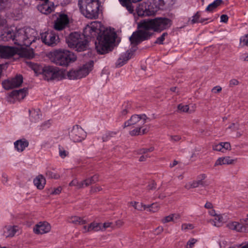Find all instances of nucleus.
I'll use <instances>...</instances> for the list:
<instances>
[{"label": "nucleus", "mask_w": 248, "mask_h": 248, "mask_svg": "<svg viewBox=\"0 0 248 248\" xmlns=\"http://www.w3.org/2000/svg\"><path fill=\"white\" fill-rule=\"evenodd\" d=\"M100 25L99 22H92L84 28L83 35L84 37L94 38L98 33L95 43V48L99 54H104L112 50L116 34L107 29L103 31H100Z\"/></svg>", "instance_id": "f257e3e1"}, {"label": "nucleus", "mask_w": 248, "mask_h": 248, "mask_svg": "<svg viewBox=\"0 0 248 248\" xmlns=\"http://www.w3.org/2000/svg\"><path fill=\"white\" fill-rule=\"evenodd\" d=\"M171 24V20L165 17L143 20L138 24V28L140 30L134 32L129 40L131 44H139L144 40L150 39L153 34V33L150 31L151 30L160 32L169 29Z\"/></svg>", "instance_id": "f03ea898"}, {"label": "nucleus", "mask_w": 248, "mask_h": 248, "mask_svg": "<svg viewBox=\"0 0 248 248\" xmlns=\"http://www.w3.org/2000/svg\"><path fill=\"white\" fill-rule=\"evenodd\" d=\"M51 61L56 64L67 66L69 63L77 60V56L74 53L65 49H58L50 54Z\"/></svg>", "instance_id": "7ed1b4c3"}, {"label": "nucleus", "mask_w": 248, "mask_h": 248, "mask_svg": "<svg viewBox=\"0 0 248 248\" xmlns=\"http://www.w3.org/2000/svg\"><path fill=\"white\" fill-rule=\"evenodd\" d=\"M78 5L82 14L87 18L95 19L98 17L99 0H78Z\"/></svg>", "instance_id": "20e7f679"}, {"label": "nucleus", "mask_w": 248, "mask_h": 248, "mask_svg": "<svg viewBox=\"0 0 248 248\" xmlns=\"http://www.w3.org/2000/svg\"><path fill=\"white\" fill-rule=\"evenodd\" d=\"M35 34L32 29H19L15 31L14 43L18 46H29L35 41Z\"/></svg>", "instance_id": "39448f33"}, {"label": "nucleus", "mask_w": 248, "mask_h": 248, "mask_svg": "<svg viewBox=\"0 0 248 248\" xmlns=\"http://www.w3.org/2000/svg\"><path fill=\"white\" fill-rule=\"evenodd\" d=\"M83 35L77 32L70 33L66 39L68 46L78 52L86 50L88 46V42L85 37L82 38Z\"/></svg>", "instance_id": "423d86ee"}, {"label": "nucleus", "mask_w": 248, "mask_h": 248, "mask_svg": "<svg viewBox=\"0 0 248 248\" xmlns=\"http://www.w3.org/2000/svg\"><path fill=\"white\" fill-rule=\"evenodd\" d=\"M32 68L36 73L42 74L44 78L47 81L59 79L61 76L58 69L52 66H44L40 72L38 71L39 67L37 65H33Z\"/></svg>", "instance_id": "0eeeda50"}, {"label": "nucleus", "mask_w": 248, "mask_h": 248, "mask_svg": "<svg viewBox=\"0 0 248 248\" xmlns=\"http://www.w3.org/2000/svg\"><path fill=\"white\" fill-rule=\"evenodd\" d=\"M93 66V62L90 61L78 69L69 71L67 73V77L71 80H75L85 77L92 71Z\"/></svg>", "instance_id": "6e6552de"}, {"label": "nucleus", "mask_w": 248, "mask_h": 248, "mask_svg": "<svg viewBox=\"0 0 248 248\" xmlns=\"http://www.w3.org/2000/svg\"><path fill=\"white\" fill-rule=\"evenodd\" d=\"M156 11V9L149 2L142 3L136 8L137 13L140 16H154Z\"/></svg>", "instance_id": "1a4fd4ad"}, {"label": "nucleus", "mask_w": 248, "mask_h": 248, "mask_svg": "<svg viewBox=\"0 0 248 248\" xmlns=\"http://www.w3.org/2000/svg\"><path fill=\"white\" fill-rule=\"evenodd\" d=\"M70 139L74 142H80L86 137V133L79 125H74L69 132Z\"/></svg>", "instance_id": "9d476101"}, {"label": "nucleus", "mask_w": 248, "mask_h": 248, "mask_svg": "<svg viewBox=\"0 0 248 248\" xmlns=\"http://www.w3.org/2000/svg\"><path fill=\"white\" fill-rule=\"evenodd\" d=\"M42 41L48 46H54L59 42V37L53 31H47L41 34Z\"/></svg>", "instance_id": "9b49d317"}, {"label": "nucleus", "mask_w": 248, "mask_h": 248, "mask_svg": "<svg viewBox=\"0 0 248 248\" xmlns=\"http://www.w3.org/2000/svg\"><path fill=\"white\" fill-rule=\"evenodd\" d=\"M149 119L144 114L140 115L135 114L132 115L130 119L125 122L124 128L135 124L140 126L143 125Z\"/></svg>", "instance_id": "f8f14e48"}, {"label": "nucleus", "mask_w": 248, "mask_h": 248, "mask_svg": "<svg viewBox=\"0 0 248 248\" xmlns=\"http://www.w3.org/2000/svg\"><path fill=\"white\" fill-rule=\"evenodd\" d=\"M17 52L16 47L0 45V58L10 59L16 56Z\"/></svg>", "instance_id": "ddd939ff"}, {"label": "nucleus", "mask_w": 248, "mask_h": 248, "mask_svg": "<svg viewBox=\"0 0 248 248\" xmlns=\"http://www.w3.org/2000/svg\"><path fill=\"white\" fill-rule=\"evenodd\" d=\"M23 82L21 75H17L14 78L8 79L2 82L3 87L6 90H10L20 86Z\"/></svg>", "instance_id": "4468645a"}, {"label": "nucleus", "mask_w": 248, "mask_h": 248, "mask_svg": "<svg viewBox=\"0 0 248 248\" xmlns=\"http://www.w3.org/2000/svg\"><path fill=\"white\" fill-rule=\"evenodd\" d=\"M69 23V19L67 15L65 14H60L54 21V28L58 31H62L68 25Z\"/></svg>", "instance_id": "2eb2a0df"}, {"label": "nucleus", "mask_w": 248, "mask_h": 248, "mask_svg": "<svg viewBox=\"0 0 248 248\" xmlns=\"http://www.w3.org/2000/svg\"><path fill=\"white\" fill-rule=\"evenodd\" d=\"M43 2L37 6V9L41 13L47 15L54 11L55 6L54 3L48 0H41Z\"/></svg>", "instance_id": "dca6fc26"}, {"label": "nucleus", "mask_w": 248, "mask_h": 248, "mask_svg": "<svg viewBox=\"0 0 248 248\" xmlns=\"http://www.w3.org/2000/svg\"><path fill=\"white\" fill-rule=\"evenodd\" d=\"M51 226L47 222H40L33 228V232L37 234L46 233L50 231Z\"/></svg>", "instance_id": "f3484780"}, {"label": "nucleus", "mask_w": 248, "mask_h": 248, "mask_svg": "<svg viewBox=\"0 0 248 248\" xmlns=\"http://www.w3.org/2000/svg\"><path fill=\"white\" fill-rule=\"evenodd\" d=\"M17 226H6L2 229V235L5 237H12L19 231Z\"/></svg>", "instance_id": "a211bd4d"}, {"label": "nucleus", "mask_w": 248, "mask_h": 248, "mask_svg": "<svg viewBox=\"0 0 248 248\" xmlns=\"http://www.w3.org/2000/svg\"><path fill=\"white\" fill-rule=\"evenodd\" d=\"M133 55V52L130 50H128L122 54L116 63V66L120 67L124 65L131 58Z\"/></svg>", "instance_id": "6ab92c4d"}, {"label": "nucleus", "mask_w": 248, "mask_h": 248, "mask_svg": "<svg viewBox=\"0 0 248 248\" xmlns=\"http://www.w3.org/2000/svg\"><path fill=\"white\" fill-rule=\"evenodd\" d=\"M28 93V89L23 88L19 90L13 91L11 93V95L20 100L24 99Z\"/></svg>", "instance_id": "aec40b11"}, {"label": "nucleus", "mask_w": 248, "mask_h": 248, "mask_svg": "<svg viewBox=\"0 0 248 248\" xmlns=\"http://www.w3.org/2000/svg\"><path fill=\"white\" fill-rule=\"evenodd\" d=\"M28 145V141L24 139L17 140L14 142L15 148L18 152L23 151Z\"/></svg>", "instance_id": "412c9836"}, {"label": "nucleus", "mask_w": 248, "mask_h": 248, "mask_svg": "<svg viewBox=\"0 0 248 248\" xmlns=\"http://www.w3.org/2000/svg\"><path fill=\"white\" fill-rule=\"evenodd\" d=\"M17 50L18 52L16 53V55H18L19 57L31 59L34 56L33 52L31 50L27 49H19L18 48H17Z\"/></svg>", "instance_id": "4be33fe9"}, {"label": "nucleus", "mask_w": 248, "mask_h": 248, "mask_svg": "<svg viewBox=\"0 0 248 248\" xmlns=\"http://www.w3.org/2000/svg\"><path fill=\"white\" fill-rule=\"evenodd\" d=\"M236 161V160L232 159L230 156L219 157L216 161L215 166L232 164Z\"/></svg>", "instance_id": "5701e85b"}, {"label": "nucleus", "mask_w": 248, "mask_h": 248, "mask_svg": "<svg viewBox=\"0 0 248 248\" xmlns=\"http://www.w3.org/2000/svg\"><path fill=\"white\" fill-rule=\"evenodd\" d=\"M33 183L38 189H42L46 184V179L42 175H39L33 180Z\"/></svg>", "instance_id": "b1692460"}, {"label": "nucleus", "mask_w": 248, "mask_h": 248, "mask_svg": "<svg viewBox=\"0 0 248 248\" xmlns=\"http://www.w3.org/2000/svg\"><path fill=\"white\" fill-rule=\"evenodd\" d=\"M15 31L8 29L1 34V39L4 41H9L11 40L15 42Z\"/></svg>", "instance_id": "393cba45"}, {"label": "nucleus", "mask_w": 248, "mask_h": 248, "mask_svg": "<svg viewBox=\"0 0 248 248\" xmlns=\"http://www.w3.org/2000/svg\"><path fill=\"white\" fill-rule=\"evenodd\" d=\"M98 180L99 177L97 174H95L91 177L87 178L82 181V183L83 184V188L84 187L88 186L90 185L97 182L98 181Z\"/></svg>", "instance_id": "a878e982"}, {"label": "nucleus", "mask_w": 248, "mask_h": 248, "mask_svg": "<svg viewBox=\"0 0 248 248\" xmlns=\"http://www.w3.org/2000/svg\"><path fill=\"white\" fill-rule=\"evenodd\" d=\"M68 221L76 225L85 224L87 222L86 220L78 216H72L69 217Z\"/></svg>", "instance_id": "bb28decb"}, {"label": "nucleus", "mask_w": 248, "mask_h": 248, "mask_svg": "<svg viewBox=\"0 0 248 248\" xmlns=\"http://www.w3.org/2000/svg\"><path fill=\"white\" fill-rule=\"evenodd\" d=\"M206 177L205 174H201L197 176V179L193 181L196 187L200 186H205L206 185L205 181L204 180Z\"/></svg>", "instance_id": "cd10ccee"}, {"label": "nucleus", "mask_w": 248, "mask_h": 248, "mask_svg": "<svg viewBox=\"0 0 248 248\" xmlns=\"http://www.w3.org/2000/svg\"><path fill=\"white\" fill-rule=\"evenodd\" d=\"M211 223L215 226L220 227L225 222V219L221 215L215 216L214 219L210 220Z\"/></svg>", "instance_id": "c85d7f7f"}, {"label": "nucleus", "mask_w": 248, "mask_h": 248, "mask_svg": "<svg viewBox=\"0 0 248 248\" xmlns=\"http://www.w3.org/2000/svg\"><path fill=\"white\" fill-rule=\"evenodd\" d=\"M242 224L237 222H232L228 223L227 226L230 229L235 230L237 232H242L244 228Z\"/></svg>", "instance_id": "c756f323"}, {"label": "nucleus", "mask_w": 248, "mask_h": 248, "mask_svg": "<svg viewBox=\"0 0 248 248\" xmlns=\"http://www.w3.org/2000/svg\"><path fill=\"white\" fill-rule=\"evenodd\" d=\"M122 6L126 7V9L132 13L134 11L131 0H119Z\"/></svg>", "instance_id": "7c9ffc66"}, {"label": "nucleus", "mask_w": 248, "mask_h": 248, "mask_svg": "<svg viewBox=\"0 0 248 248\" xmlns=\"http://www.w3.org/2000/svg\"><path fill=\"white\" fill-rule=\"evenodd\" d=\"M90 232H98L102 230V224L96 222H93L90 224Z\"/></svg>", "instance_id": "2f4dec72"}, {"label": "nucleus", "mask_w": 248, "mask_h": 248, "mask_svg": "<svg viewBox=\"0 0 248 248\" xmlns=\"http://www.w3.org/2000/svg\"><path fill=\"white\" fill-rule=\"evenodd\" d=\"M118 133L117 131H108L102 136V140L103 141H107L114 138Z\"/></svg>", "instance_id": "473e14b6"}, {"label": "nucleus", "mask_w": 248, "mask_h": 248, "mask_svg": "<svg viewBox=\"0 0 248 248\" xmlns=\"http://www.w3.org/2000/svg\"><path fill=\"white\" fill-rule=\"evenodd\" d=\"M222 2V0H215L212 3L208 5L206 8V11L208 12H211L217 6L220 5Z\"/></svg>", "instance_id": "72a5a7b5"}, {"label": "nucleus", "mask_w": 248, "mask_h": 248, "mask_svg": "<svg viewBox=\"0 0 248 248\" xmlns=\"http://www.w3.org/2000/svg\"><path fill=\"white\" fill-rule=\"evenodd\" d=\"M51 125V122L50 120H46L43 122L40 125L37 126V128L39 130L42 131L44 130H46V129L49 128Z\"/></svg>", "instance_id": "f704fd0d"}, {"label": "nucleus", "mask_w": 248, "mask_h": 248, "mask_svg": "<svg viewBox=\"0 0 248 248\" xmlns=\"http://www.w3.org/2000/svg\"><path fill=\"white\" fill-rule=\"evenodd\" d=\"M30 113L31 121L36 122L37 120L40 119V115L38 112L35 110L30 111Z\"/></svg>", "instance_id": "c9c22d12"}, {"label": "nucleus", "mask_w": 248, "mask_h": 248, "mask_svg": "<svg viewBox=\"0 0 248 248\" xmlns=\"http://www.w3.org/2000/svg\"><path fill=\"white\" fill-rule=\"evenodd\" d=\"M59 155L62 158H64L68 155L69 153L68 151H66L63 147L59 145Z\"/></svg>", "instance_id": "e433bc0d"}, {"label": "nucleus", "mask_w": 248, "mask_h": 248, "mask_svg": "<svg viewBox=\"0 0 248 248\" xmlns=\"http://www.w3.org/2000/svg\"><path fill=\"white\" fill-rule=\"evenodd\" d=\"M69 186H75L77 188L80 189L83 188V184L82 181L79 182L77 179H74L69 183Z\"/></svg>", "instance_id": "4c0bfd02"}, {"label": "nucleus", "mask_w": 248, "mask_h": 248, "mask_svg": "<svg viewBox=\"0 0 248 248\" xmlns=\"http://www.w3.org/2000/svg\"><path fill=\"white\" fill-rule=\"evenodd\" d=\"M141 127H139L135 128L133 130L129 131V134L132 136H138L141 135Z\"/></svg>", "instance_id": "58836bf2"}, {"label": "nucleus", "mask_w": 248, "mask_h": 248, "mask_svg": "<svg viewBox=\"0 0 248 248\" xmlns=\"http://www.w3.org/2000/svg\"><path fill=\"white\" fill-rule=\"evenodd\" d=\"M46 175L49 178H54L55 179H58L60 177V176L50 170H47L46 172Z\"/></svg>", "instance_id": "ea45409f"}, {"label": "nucleus", "mask_w": 248, "mask_h": 248, "mask_svg": "<svg viewBox=\"0 0 248 248\" xmlns=\"http://www.w3.org/2000/svg\"><path fill=\"white\" fill-rule=\"evenodd\" d=\"M168 35L167 32H164L159 37H158L156 40L155 42V44H163V41L165 40V37Z\"/></svg>", "instance_id": "a19ab883"}, {"label": "nucleus", "mask_w": 248, "mask_h": 248, "mask_svg": "<svg viewBox=\"0 0 248 248\" xmlns=\"http://www.w3.org/2000/svg\"><path fill=\"white\" fill-rule=\"evenodd\" d=\"M136 207V210L140 211L145 210L147 208H149V207L147 206V205L143 204L142 203H140L139 202H137Z\"/></svg>", "instance_id": "79ce46f5"}, {"label": "nucleus", "mask_w": 248, "mask_h": 248, "mask_svg": "<svg viewBox=\"0 0 248 248\" xmlns=\"http://www.w3.org/2000/svg\"><path fill=\"white\" fill-rule=\"evenodd\" d=\"M149 208H147V211L152 212H155L158 209V206L156 204L153 203L151 205H148Z\"/></svg>", "instance_id": "37998d69"}, {"label": "nucleus", "mask_w": 248, "mask_h": 248, "mask_svg": "<svg viewBox=\"0 0 248 248\" xmlns=\"http://www.w3.org/2000/svg\"><path fill=\"white\" fill-rule=\"evenodd\" d=\"M170 140L172 142H178L181 140L180 135H169Z\"/></svg>", "instance_id": "c03bdc74"}, {"label": "nucleus", "mask_w": 248, "mask_h": 248, "mask_svg": "<svg viewBox=\"0 0 248 248\" xmlns=\"http://www.w3.org/2000/svg\"><path fill=\"white\" fill-rule=\"evenodd\" d=\"M197 242V240L194 238H191L187 242L186 248H192Z\"/></svg>", "instance_id": "a18cd8bd"}, {"label": "nucleus", "mask_w": 248, "mask_h": 248, "mask_svg": "<svg viewBox=\"0 0 248 248\" xmlns=\"http://www.w3.org/2000/svg\"><path fill=\"white\" fill-rule=\"evenodd\" d=\"M192 19L191 20V22L192 24L195 23H199L200 18V14L199 12H197L196 14L193 16Z\"/></svg>", "instance_id": "49530a36"}, {"label": "nucleus", "mask_w": 248, "mask_h": 248, "mask_svg": "<svg viewBox=\"0 0 248 248\" xmlns=\"http://www.w3.org/2000/svg\"><path fill=\"white\" fill-rule=\"evenodd\" d=\"M178 109L181 112H187L189 109V107L188 105H184L182 104H179L178 106Z\"/></svg>", "instance_id": "de8ad7c7"}, {"label": "nucleus", "mask_w": 248, "mask_h": 248, "mask_svg": "<svg viewBox=\"0 0 248 248\" xmlns=\"http://www.w3.org/2000/svg\"><path fill=\"white\" fill-rule=\"evenodd\" d=\"M194 226L192 224L184 223L181 226L182 230H192Z\"/></svg>", "instance_id": "09e8293b"}, {"label": "nucleus", "mask_w": 248, "mask_h": 248, "mask_svg": "<svg viewBox=\"0 0 248 248\" xmlns=\"http://www.w3.org/2000/svg\"><path fill=\"white\" fill-rule=\"evenodd\" d=\"M213 149L215 151H221L222 152H224V150H222V145L221 142L218 144L213 145Z\"/></svg>", "instance_id": "8fccbe9b"}, {"label": "nucleus", "mask_w": 248, "mask_h": 248, "mask_svg": "<svg viewBox=\"0 0 248 248\" xmlns=\"http://www.w3.org/2000/svg\"><path fill=\"white\" fill-rule=\"evenodd\" d=\"M240 43L244 46H248V34L241 38Z\"/></svg>", "instance_id": "3c124183"}, {"label": "nucleus", "mask_w": 248, "mask_h": 248, "mask_svg": "<svg viewBox=\"0 0 248 248\" xmlns=\"http://www.w3.org/2000/svg\"><path fill=\"white\" fill-rule=\"evenodd\" d=\"M239 84V81L236 79H232L229 81V87H232L234 86L238 85Z\"/></svg>", "instance_id": "603ef678"}, {"label": "nucleus", "mask_w": 248, "mask_h": 248, "mask_svg": "<svg viewBox=\"0 0 248 248\" xmlns=\"http://www.w3.org/2000/svg\"><path fill=\"white\" fill-rule=\"evenodd\" d=\"M140 126V127H141V135H144L148 133L149 131L150 126L149 125H145V126Z\"/></svg>", "instance_id": "864d4df0"}, {"label": "nucleus", "mask_w": 248, "mask_h": 248, "mask_svg": "<svg viewBox=\"0 0 248 248\" xmlns=\"http://www.w3.org/2000/svg\"><path fill=\"white\" fill-rule=\"evenodd\" d=\"M185 187L187 189H190L191 188H196L193 181L191 182L187 183L185 185Z\"/></svg>", "instance_id": "5fc2aeb1"}, {"label": "nucleus", "mask_w": 248, "mask_h": 248, "mask_svg": "<svg viewBox=\"0 0 248 248\" xmlns=\"http://www.w3.org/2000/svg\"><path fill=\"white\" fill-rule=\"evenodd\" d=\"M170 221H173L171 214L169 216L165 217L162 219V222L163 223H168Z\"/></svg>", "instance_id": "6e6d98bb"}, {"label": "nucleus", "mask_w": 248, "mask_h": 248, "mask_svg": "<svg viewBox=\"0 0 248 248\" xmlns=\"http://www.w3.org/2000/svg\"><path fill=\"white\" fill-rule=\"evenodd\" d=\"M221 144L222 145V150H224V151L225 150L231 149V145L229 142H221Z\"/></svg>", "instance_id": "4d7b16f0"}, {"label": "nucleus", "mask_w": 248, "mask_h": 248, "mask_svg": "<svg viewBox=\"0 0 248 248\" xmlns=\"http://www.w3.org/2000/svg\"><path fill=\"white\" fill-rule=\"evenodd\" d=\"M171 216L174 222H177L181 218V215L179 214H172Z\"/></svg>", "instance_id": "13d9d810"}, {"label": "nucleus", "mask_w": 248, "mask_h": 248, "mask_svg": "<svg viewBox=\"0 0 248 248\" xmlns=\"http://www.w3.org/2000/svg\"><path fill=\"white\" fill-rule=\"evenodd\" d=\"M62 187L61 186L58 187L57 188H54L53 190L52 191L51 193L53 195H57L60 194L62 191Z\"/></svg>", "instance_id": "bf43d9fd"}, {"label": "nucleus", "mask_w": 248, "mask_h": 248, "mask_svg": "<svg viewBox=\"0 0 248 248\" xmlns=\"http://www.w3.org/2000/svg\"><path fill=\"white\" fill-rule=\"evenodd\" d=\"M148 190H154L156 187V184L154 181L150 182L147 186Z\"/></svg>", "instance_id": "052dcab7"}, {"label": "nucleus", "mask_w": 248, "mask_h": 248, "mask_svg": "<svg viewBox=\"0 0 248 248\" xmlns=\"http://www.w3.org/2000/svg\"><path fill=\"white\" fill-rule=\"evenodd\" d=\"M8 181V177L6 174L2 173V179L1 182L4 184L5 185L7 183Z\"/></svg>", "instance_id": "680f3d73"}, {"label": "nucleus", "mask_w": 248, "mask_h": 248, "mask_svg": "<svg viewBox=\"0 0 248 248\" xmlns=\"http://www.w3.org/2000/svg\"><path fill=\"white\" fill-rule=\"evenodd\" d=\"M228 20V16L226 15H222L220 16V21L224 23H227Z\"/></svg>", "instance_id": "e2e57ef3"}, {"label": "nucleus", "mask_w": 248, "mask_h": 248, "mask_svg": "<svg viewBox=\"0 0 248 248\" xmlns=\"http://www.w3.org/2000/svg\"><path fill=\"white\" fill-rule=\"evenodd\" d=\"M222 90V88L219 86H217L214 87L212 89V92L215 93H218L220 92Z\"/></svg>", "instance_id": "0e129e2a"}, {"label": "nucleus", "mask_w": 248, "mask_h": 248, "mask_svg": "<svg viewBox=\"0 0 248 248\" xmlns=\"http://www.w3.org/2000/svg\"><path fill=\"white\" fill-rule=\"evenodd\" d=\"M111 223L110 222H105L103 224H102V230L104 231L106 228H108L110 226Z\"/></svg>", "instance_id": "69168bd1"}, {"label": "nucleus", "mask_w": 248, "mask_h": 248, "mask_svg": "<svg viewBox=\"0 0 248 248\" xmlns=\"http://www.w3.org/2000/svg\"><path fill=\"white\" fill-rule=\"evenodd\" d=\"M102 188L99 186H96L94 187H92L91 188V191L93 192H96L98 191H100L101 190Z\"/></svg>", "instance_id": "338daca9"}, {"label": "nucleus", "mask_w": 248, "mask_h": 248, "mask_svg": "<svg viewBox=\"0 0 248 248\" xmlns=\"http://www.w3.org/2000/svg\"><path fill=\"white\" fill-rule=\"evenodd\" d=\"M240 222L244 225L248 226V214L247 215L246 218H244L240 219Z\"/></svg>", "instance_id": "774afa93"}]
</instances>
